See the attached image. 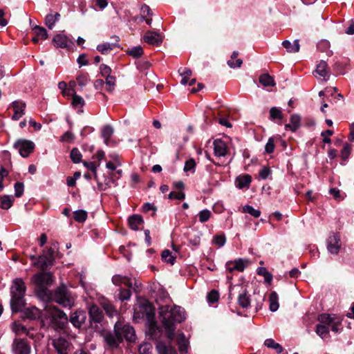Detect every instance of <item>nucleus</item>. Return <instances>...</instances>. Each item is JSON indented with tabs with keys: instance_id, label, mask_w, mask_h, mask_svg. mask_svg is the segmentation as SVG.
I'll return each mask as SVG.
<instances>
[{
	"instance_id": "44",
	"label": "nucleus",
	"mask_w": 354,
	"mask_h": 354,
	"mask_svg": "<svg viewBox=\"0 0 354 354\" xmlns=\"http://www.w3.org/2000/svg\"><path fill=\"white\" fill-rule=\"evenodd\" d=\"M178 348L180 352H187V340L185 335L181 334L178 338Z\"/></svg>"
},
{
	"instance_id": "52",
	"label": "nucleus",
	"mask_w": 354,
	"mask_h": 354,
	"mask_svg": "<svg viewBox=\"0 0 354 354\" xmlns=\"http://www.w3.org/2000/svg\"><path fill=\"white\" fill-rule=\"evenodd\" d=\"M74 218L76 221H85L87 218V212L80 209L74 212Z\"/></svg>"
},
{
	"instance_id": "48",
	"label": "nucleus",
	"mask_w": 354,
	"mask_h": 354,
	"mask_svg": "<svg viewBox=\"0 0 354 354\" xmlns=\"http://www.w3.org/2000/svg\"><path fill=\"white\" fill-rule=\"evenodd\" d=\"M128 55L132 56L134 58L140 57L143 54L142 48L140 46L133 47L131 49L127 51Z\"/></svg>"
},
{
	"instance_id": "56",
	"label": "nucleus",
	"mask_w": 354,
	"mask_h": 354,
	"mask_svg": "<svg viewBox=\"0 0 354 354\" xmlns=\"http://www.w3.org/2000/svg\"><path fill=\"white\" fill-rule=\"evenodd\" d=\"M351 151V147L348 144H345L342 150L341 151V157L344 160L348 158Z\"/></svg>"
},
{
	"instance_id": "43",
	"label": "nucleus",
	"mask_w": 354,
	"mask_h": 354,
	"mask_svg": "<svg viewBox=\"0 0 354 354\" xmlns=\"http://www.w3.org/2000/svg\"><path fill=\"white\" fill-rule=\"evenodd\" d=\"M162 259L167 263L171 265L174 264L176 257L171 255V252L169 250H165L161 254Z\"/></svg>"
},
{
	"instance_id": "8",
	"label": "nucleus",
	"mask_w": 354,
	"mask_h": 354,
	"mask_svg": "<svg viewBox=\"0 0 354 354\" xmlns=\"http://www.w3.org/2000/svg\"><path fill=\"white\" fill-rule=\"evenodd\" d=\"M34 147V143L27 140H19L14 145V147L18 149L20 155L24 158L30 155Z\"/></svg>"
},
{
	"instance_id": "49",
	"label": "nucleus",
	"mask_w": 354,
	"mask_h": 354,
	"mask_svg": "<svg viewBox=\"0 0 354 354\" xmlns=\"http://www.w3.org/2000/svg\"><path fill=\"white\" fill-rule=\"evenodd\" d=\"M243 210L244 213L249 214L254 218H258L261 215V212L259 209H256L250 205L244 206Z\"/></svg>"
},
{
	"instance_id": "57",
	"label": "nucleus",
	"mask_w": 354,
	"mask_h": 354,
	"mask_svg": "<svg viewBox=\"0 0 354 354\" xmlns=\"http://www.w3.org/2000/svg\"><path fill=\"white\" fill-rule=\"evenodd\" d=\"M219 293L217 290H212L207 295V300L210 303H215L218 301Z\"/></svg>"
},
{
	"instance_id": "32",
	"label": "nucleus",
	"mask_w": 354,
	"mask_h": 354,
	"mask_svg": "<svg viewBox=\"0 0 354 354\" xmlns=\"http://www.w3.org/2000/svg\"><path fill=\"white\" fill-rule=\"evenodd\" d=\"M60 15L56 12L55 15L49 14L46 17L45 24L49 29H53L55 23L59 21Z\"/></svg>"
},
{
	"instance_id": "47",
	"label": "nucleus",
	"mask_w": 354,
	"mask_h": 354,
	"mask_svg": "<svg viewBox=\"0 0 354 354\" xmlns=\"http://www.w3.org/2000/svg\"><path fill=\"white\" fill-rule=\"evenodd\" d=\"M72 105L75 107H82L84 105V99L76 94L73 93L72 94Z\"/></svg>"
},
{
	"instance_id": "23",
	"label": "nucleus",
	"mask_w": 354,
	"mask_h": 354,
	"mask_svg": "<svg viewBox=\"0 0 354 354\" xmlns=\"http://www.w3.org/2000/svg\"><path fill=\"white\" fill-rule=\"evenodd\" d=\"M214 151L216 156H225L227 154L226 144L221 140H216L214 142Z\"/></svg>"
},
{
	"instance_id": "46",
	"label": "nucleus",
	"mask_w": 354,
	"mask_h": 354,
	"mask_svg": "<svg viewBox=\"0 0 354 354\" xmlns=\"http://www.w3.org/2000/svg\"><path fill=\"white\" fill-rule=\"evenodd\" d=\"M77 83L80 86H84L89 81V75L88 73H80L77 76Z\"/></svg>"
},
{
	"instance_id": "20",
	"label": "nucleus",
	"mask_w": 354,
	"mask_h": 354,
	"mask_svg": "<svg viewBox=\"0 0 354 354\" xmlns=\"http://www.w3.org/2000/svg\"><path fill=\"white\" fill-rule=\"evenodd\" d=\"M53 43L57 48H67L72 45L73 41L69 39L66 35L57 34L53 39Z\"/></svg>"
},
{
	"instance_id": "19",
	"label": "nucleus",
	"mask_w": 354,
	"mask_h": 354,
	"mask_svg": "<svg viewBox=\"0 0 354 354\" xmlns=\"http://www.w3.org/2000/svg\"><path fill=\"white\" fill-rule=\"evenodd\" d=\"M315 77H317V75H319V79L323 80L324 81H327L329 77V69L328 68V64L324 61H321L317 65L315 70Z\"/></svg>"
},
{
	"instance_id": "10",
	"label": "nucleus",
	"mask_w": 354,
	"mask_h": 354,
	"mask_svg": "<svg viewBox=\"0 0 354 354\" xmlns=\"http://www.w3.org/2000/svg\"><path fill=\"white\" fill-rule=\"evenodd\" d=\"M341 248V240L337 234L333 233L328 239L327 249L330 254H337Z\"/></svg>"
},
{
	"instance_id": "28",
	"label": "nucleus",
	"mask_w": 354,
	"mask_h": 354,
	"mask_svg": "<svg viewBox=\"0 0 354 354\" xmlns=\"http://www.w3.org/2000/svg\"><path fill=\"white\" fill-rule=\"evenodd\" d=\"M337 317L335 315H331L326 313H322L319 315L317 319L322 325L330 326Z\"/></svg>"
},
{
	"instance_id": "39",
	"label": "nucleus",
	"mask_w": 354,
	"mask_h": 354,
	"mask_svg": "<svg viewBox=\"0 0 354 354\" xmlns=\"http://www.w3.org/2000/svg\"><path fill=\"white\" fill-rule=\"evenodd\" d=\"M114 46V44L104 43L97 45V50L100 51L102 54L106 55L113 49Z\"/></svg>"
},
{
	"instance_id": "4",
	"label": "nucleus",
	"mask_w": 354,
	"mask_h": 354,
	"mask_svg": "<svg viewBox=\"0 0 354 354\" xmlns=\"http://www.w3.org/2000/svg\"><path fill=\"white\" fill-rule=\"evenodd\" d=\"M53 301L64 308L75 305V299L64 284H61L53 292Z\"/></svg>"
},
{
	"instance_id": "25",
	"label": "nucleus",
	"mask_w": 354,
	"mask_h": 354,
	"mask_svg": "<svg viewBox=\"0 0 354 354\" xmlns=\"http://www.w3.org/2000/svg\"><path fill=\"white\" fill-rule=\"evenodd\" d=\"M238 304L243 308H247L250 306V298L246 289H243V291L239 293Z\"/></svg>"
},
{
	"instance_id": "50",
	"label": "nucleus",
	"mask_w": 354,
	"mask_h": 354,
	"mask_svg": "<svg viewBox=\"0 0 354 354\" xmlns=\"http://www.w3.org/2000/svg\"><path fill=\"white\" fill-rule=\"evenodd\" d=\"M12 330L17 335L19 334H21V333H26V334H28L27 333V329L26 328L22 325L20 323H17V322H14L12 324Z\"/></svg>"
},
{
	"instance_id": "38",
	"label": "nucleus",
	"mask_w": 354,
	"mask_h": 354,
	"mask_svg": "<svg viewBox=\"0 0 354 354\" xmlns=\"http://www.w3.org/2000/svg\"><path fill=\"white\" fill-rule=\"evenodd\" d=\"M257 274L259 275H261L264 277V280L266 283H270L272 280V275L270 272H269L266 268L259 267L257 269Z\"/></svg>"
},
{
	"instance_id": "41",
	"label": "nucleus",
	"mask_w": 354,
	"mask_h": 354,
	"mask_svg": "<svg viewBox=\"0 0 354 354\" xmlns=\"http://www.w3.org/2000/svg\"><path fill=\"white\" fill-rule=\"evenodd\" d=\"M315 333L323 339L329 333V328L327 326L319 324L316 326Z\"/></svg>"
},
{
	"instance_id": "30",
	"label": "nucleus",
	"mask_w": 354,
	"mask_h": 354,
	"mask_svg": "<svg viewBox=\"0 0 354 354\" xmlns=\"http://www.w3.org/2000/svg\"><path fill=\"white\" fill-rule=\"evenodd\" d=\"M239 53L237 51H234L231 55L230 59L227 61V65L231 68H240L243 64V60L241 59H237V56Z\"/></svg>"
},
{
	"instance_id": "36",
	"label": "nucleus",
	"mask_w": 354,
	"mask_h": 354,
	"mask_svg": "<svg viewBox=\"0 0 354 354\" xmlns=\"http://www.w3.org/2000/svg\"><path fill=\"white\" fill-rule=\"evenodd\" d=\"M13 197L8 195L2 196L0 198V207L2 209H8L11 207L13 203Z\"/></svg>"
},
{
	"instance_id": "62",
	"label": "nucleus",
	"mask_w": 354,
	"mask_h": 354,
	"mask_svg": "<svg viewBox=\"0 0 354 354\" xmlns=\"http://www.w3.org/2000/svg\"><path fill=\"white\" fill-rule=\"evenodd\" d=\"M274 150V141L273 138H270L265 146V151L268 153H271Z\"/></svg>"
},
{
	"instance_id": "17",
	"label": "nucleus",
	"mask_w": 354,
	"mask_h": 354,
	"mask_svg": "<svg viewBox=\"0 0 354 354\" xmlns=\"http://www.w3.org/2000/svg\"><path fill=\"white\" fill-rule=\"evenodd\" d=\"M252 182V176L250 174H242L235 178V186L239 189H248Z\"/></svg>"
},
{
	"instance_id": "58",
	"label": "nucleus",
	"mask_w": 354,
	"mask_h": 354,
	"mask_svg": "<svg viewBox=\"0 0 354 354\" xmlns=\"http://www.w3.org/2000/svg\"><path fill=\"white\" fill-rule=\"evenodd\" d=\"M24 190V185L22 183L17 182L15 184V195L17 197H20L23 195Z\"/></svg>"
},
{
	"instance_id": "24",
	"label": "nucleus",
	"mask_w": 354,
	"mask_h": 354,
	"mask_svg": "<svg viewBox=\"0 0 354 354\" xmlns=\"http://www.w3.org/2000/svg\"><path fill=\"white\" fill-rule=\"evenodd\" d=\"M112 282L114 285L120 286L121 285H124L129 288L132 287V283L131 281V279L120 274H115L112 277Z\"/></svg>"
},
{
	"instance_id": "54",
	"label": "nucleus",
	"mask_w": 354,
	"mask_h": 354,
	"mask_svg": "<svg viewBox=\"0 0 354 354\" xmlns=\"http://www.w3.org/2000/svg\"><path fill=\"white\" fill-rule=\"evenodd\" d=\"M195 167L196 162L193 158H191L185 162L183 170L185 172L191 171L194 173Z\"/></svg>"
},
{
	"instance_id": "31",
	"label": "nucleus",
	"mask_w": 354,
	"mask_h": 354,
	"mask_svg": "<svg viewBox=\"0 0 354 354\" xmlns=\"http://www.w3.org/2000/svg\"><path fill=\"white\" fill-rule=\"evenodd\" d=\"M300 122L301 118L299 115H292L290 117V123L286 124V128L290 129L292 131H295L299 127Z\"/></svg>"
},
{
	"instance_id": "29",
	"label": "nucleus",
	"mask_w": 354,
	"mask_h": 354,
	"mask_svg": "<svg viewBox=\"0 0 354 354\" xmlns=\"http://www.w3.org/2000/svg\"><path fill=\"white\" fill-rule=\"evenodd\" d=\"M101 305L109 317H113L118 315V311L114 306L109 301H104Z\"/></svg>"
},
{
	"instance_id": "2",
	"label": "nucleus",
	"mask_w": 354,
	"mask_h": 354,
	"mask_svg": "<svg viewBox=\"0 0 354 354\" xmlns=\"http://www.w3.org/2000/svg\"><path fill=\"white\" fill-rule=\"evenodd\" d=\"M42 317L48 321V327L56 332L63 330L68 324V317L66 314L53 305L44 307Z\"/></svg>"
},
{
	"instance_id": "6",
	"label": "nucleus",
	"mask_w": 354,
	"mask_h": 354,
	"mask_svg": "<svg viewBox=\"0 0 354 354\" xmlns=\"http://www.w3.org/2000/svg\"><path fill=\"white\" fill-rule=\"evenodd\" d=\"M55 250L53 247L48 248L46 250H44L43 254L38 258V262L35 263V265L45 269L48 266H52L55 261Z\"/></svg>"
},
{
	"instance_id": "27",
	"label": "nucleus",
	"mask_w": 354,
	"mask_h": 354,
	"mask_svg": "<svg viewBox=\"0 0 354 354\" xmlns=\"http://www.w3.org/2000/svg\"><path fill=\"white\" fill-rule=\"evenodd\" d=\"M156 349L158 354H178L174 348L171 346H166L161 342H158Z\"/></svg>"
},
{
	"instance_id": "61",
	"label": "nucleus",
	"mask_w": 354,
	"mask_h": 354,
	"mask_svg": "<svg viewBox=\"0 0 354 354\" xmlns=\"http://www.w3.org/2000/svg\"><path fill=\"white\" fill-rule=\"evenodd\" d=\"M151 348H152V346L149 343H144V344H141L139 347V353L140 354H149Z\"/></svg>"
},
{
	"instance_id": "15",
	"label": "nucleus",
	"mask_w": 354,
	"mask_h": 354,
	"mask_svg": "<svg viewBox=\"0 0 354 354\" xmlns=\"http://www.w3.org/2000/svg\"><path fill=\"white\" fill-rule=\"evenodd\" d=\"M104 339L108 346L111 349L117 348L122 342L120 337L118 336L115 330L113 333L109 332L105 333L104 335Z\"/></svg>"
},
{
	"instance_id": "55",
	"label": "nucleus",
	"mask_w": 354,
	"mask_h": 354,
	"mask_svg": "<svg viewBox=\"0 0 354 354\" xmlns=\"http://www.w3.org/2000/svg\"><path fill=\"white\" fill-rule=\"evenodd\" d=\"M226 241L225 236L224 234L216 235L214 237L213 243L218 247H222L225 245Z\"/></svg>"
},
{
	"instance_id": "63",
	"label": "nucleus",
	"mask_w": 354,
	"mask_h": 354,
	"mask_svg": "<svg viewBox=\"0 0 354 354\" xmlns=\"http://www.w3.org/2000/svg\"><path fill=\"white\" fill-rule=\"evenodd\" d=\"M168 198L169 199H177V200H183L185 198V194L184 192H171L168 195Z\"/></svg>"
},
{
	"instance_id": "35",
	"label": "nucleus",
	"mask_w": 354,
	"mask_h": 354,
	"mask_svg": "<svg viewBox=\"0 0 354 354\" xmlns=\"http://www.w3.org/2000/svg\"><path fill=\"white\" fill-rule=\"evenodd\" d=\"M270 301V310L272 312H275L279 308V303H278V295L276 292H272L270 295L269 297Z\"/></svg>"
},
{
	"instance_id": "60",
	"label": "nucleus",
	"mask_w": 354,
	"mask_h": 354,
	"mask_svg": "<svg viewBox=\"0 0 354 354\" xmlns=\"http://www.w3.org/2000/svg\"><path fill=\"white\" fill-rule=\"evenodd\" d=\"M140 12H141V15H142V19H145L148 16L151 17L152 15V12H151V8H149V6L145 5V4L142 6V7L140 8Z\"/></svg>"
},
{
	"instance_id": "34",
	"label": "nucleus",
	"mask_w": 354,
	"mask_h": 354,
	"mask_svg": "<svg viewBox=\"0 0 354 354\" xmlns=\"http://www.w3.org/2000/svg\"><path fill=\"white\" fill-rule=\"evenodd\" d=\"M269 115L270 119L272 121L276 120H281L283 119V113L281 110L276 106H273L270 109Z\"/></svg>"
},
{
	"instance_id": "26",
	"label": "nucleus",
	"mask_w": 354,
	"mask_h": 354,
	"mask_svg": "<svg viewBox=\"0 0 354 354\" xmlns=\"http://www.w3.org/2000/svg\"><path fill=\"white\" fill-rule=\"evenodd\" d=\"M282 45L286 50L290 53H297L300 49L299 39H295L293 43H291L288 40H285L282 42Z\"/></svg>"
},
{
	"instance_id": "22",
	"label": "nucleus",
	"mask_w": 354,
	"mask_h": 354,
	"mask_svg": "<svg viewBox=\"0 0 354 354\" xmlns=\"http://www.w3.org/2000/svg\"><path fill=\"white\" fill-rule=\"evenodd\" d=\"M42 313L39 309L36 308L35 306H32L30 308H26L23 311V317L28 319H36L39 318L41 316L42 317Z\"/></svg>"
},
{
	"instance_id": "5",
	"label": "nucleus",
	"mask_w": 354,
	"mask_h": 354,
	"mask_svg": "<svg viewBox=\"0 0 354 354\" xmlns=\"http://www.w3.org/2000/svg\"><path fill=\"white\" fill-rule=\"evenodd\" d=\"M115 332L120 337L121 340L125 339L129 342H133L136 339L135 330L132 326L128 324H122L117 322L114 326Z\"/></svg>"
},
{
	"instance_id": "9",
	"label": "nucleus",
	"mask_w": 354,
	"mask_h": 354,
	"mask_svg": "<svg viewBox=\"0 0 354 354\" xmlns=\"http://www.w3.org/2000/svg\"><path fill=\"white\" fill-rule=\"evenodd\" d=\"M52 345L57 354H68L70 342L63 337L52 339Z\"/></svg>"
},
{
	"instance_id": "7",
	"label": "nucleus",
	"mask_w": 354,
	"mask_h": 354,
	"mask_svg": "<svg viewBox=\"0 0 354 354\" xmlns=\"http://www.w3.org/2000/svg\"><path fill=\"white\" fill-rule=\"evenodd\" d=\"M87 316L86 311L77 309L75 312L71 313L68 322L77 329H81L85 324Z\"/></svg>"
},
{
	"instance_id": "45",
	"label": "nucleus",
	"mask_w": 354,
	"mask_h": 354,
	"mask_svg": "<svg viewBox=\"0 0 354 354\" xmlns=\"http://www.w3.org/2000/svg\"><path fill=\"white\" fill-rule=\"evenodd\" d=\"M71 158L74 163H79L82 161V153L77 148H73L71 151Z\"/></svg>"
},
{
	"instance_id": "59",
	"label": "nucleus",
	"mask_w": 354,
	"mask_h": 354,
	"mask_svg": "<svg viewBox=\"0 0 354 354\" xmlns=\"http://www.w3.org/2000/svg\"><path fill=\"white\" fill-rule=\"evenodd\" d=\"M100 70L102 76L104 77L111 76V68L109 66L102 64L100 66Z\"/></svg>"
},
{
	"instance_id": "42",
	"label": "nucleus",
	"mask_w": 354,
	"mask_h": 354,
	"mask_svg": "<svg viewBox=\"0 0 354 354\" xmlns=\"http://www.w3.org/2000/svg\"><path fill=\"white\" fill-rule=\"evenodd\" d=\"M113 133V129L111 126L106 125L103 128L102 136L104 139V142L106 145H108V141L109 138L112 136Z\"/></svg>"
},
{
	"instance_id": "12",
	"label": "nucleus",
	"mask_w": 354,
	"mask_h": 354,
	"mask_svg": "<svg viewBox=\"0 0 354 354\" xmlns=\"http://www.w3.org/2000/svg\"><path fill=\"white\" fill-rule=\"evenodd\" d=\"M34 282L37 286H50L53 282V277L51 272H41L35 274Z\"/></svg>"
},
{
	"instance_id": "11",
	"label": "nucleus",
	"mask_w": 354,
	"mask_h": 354,
	"mask_svg": "<svg viewBox=\"0 0 354 354\" xmlns=\"http://www.w3.org/2000/svg\"><path fill=\"white\" fill-rule=\"evenodd\" d=\"M12 350L15 354H30V346L23 339H16L12 344Z\"/></svg>"
},
{
	"instance_id": "51",
	"label": "nucleus",
	"mask_w": 354,
	"mask_h": 354,
	"mask_svg": "<svg viewBox=\"0 0 354 354\" xmlns=\"http://www.w3.org/2000/svg\"><path fill=\"white\" fill-rule=\"evenodd\" d=\"M119 291H120V292H119V295H118V299L120 301H123L125 300H129L131 298V292L130 290L120 288L119 290Z\"/></svg>"
},
{
	"instance_id": "3",
	"label": "nucleus",
	"mask_w": 354,
	"mask_h": 354,
	"mask_svg": "<svg viewBox=\"0 0 354 354\" xmlns=\"http://www.w3.org/2000/svg\"><path fill=\"white\" fill-rule=\"evenodd\" d=\"M26 287L24 281L20 278L15 279L10 288V306L13 312H19L25 306L24 295Z\"/></svg>"
},
{
	"instance_id": "14",
	"label": "nucleus",
	"mask_w": 354,
	"mask_h": 354,
	"mask_svg": "<svg viewBox=\"0 0 354 354\" xmlns=\"http://www.w3.org/2000/svg\"><path fill=\"white\" fill-rule=\"evenodd\" d=\"M10 106L14 111V114L12 117V120H18L25 115L26 104L24 102L15 100L12 102Z\"/></svg>"
},
{
	"instance_id": "64",
	"label": "nucleus",
	"mask_w": 354,
	"mask_h": 354,
	"mask_svg": "<svg viewBox=\"0 0 354 354\" xmlns=\"http://www.w3.org/2000/svg\"><path fill=\"white\" fill-rule=\"evenodd\" d=\"M74 134L71 133V131H66L64 133V135L61 137L60 140L62 142H71L74 139Z\"/></svg>"
},
{
	"instance_id": "37",
	"label": "nucleus",
	"mask_w": 354,
	"mask_h": 354,
	"mask_svg": "<svg viewBox=\"0 0 354 354\" xmlns=\"http://www.w3.org/2000/svg\"><path fill=\"white\" fill-rule=\"evenodd\" d=\"M249 263L250 261L248 259H238L232 261L234 269H236V270L239 272H243Z\"/></svg>"
},
{
	"instance_id": "1",
	"label": "nucleus",
	"mask_w": 354,
	"mask_h": 354,
	"mask_svg": "<svg viewBox=\"0 0 354 354\" xmlns=\"http://www.w3.org/2000/svg\"><path fill=\"white\" fill-rule=\"evenodd\" d=\"M162 326L169 340L175 336L176 324L185 319L184 310L179 306H162L159 308Z\"/></svg>"
},
{
	"instance_id": "33",
	"label": "nucleus",
	"mask_w": 354,
	"mask_h": 354,
	"mask_svg": "<svg viewBox=\"0 0 354 354\" xmlns=\"http://www.w3.org/2000/svg\"><path fill=\"white\" fill-rule=\"evenodd\" d=\"M259 82L263 86H274L275 85L273 77L268 73H264L259 76Z\"/></svg>"
},
{
	"instance_id": "40",
	"label": "nucleus",
	"mask_w": 354,
	"mask_h": 354,
	"mask_svg": "<svg viewBox=\"0 0 354 354\" xmlns=\"http://www.w3.org/2000/svg\"><path fill=\"white\" fill-rule=\"evenodd\" d=\"M264 344L268 348H271L276 350L278 353H281L283 351L282 346L279 344L276 343L272 339H266Z\"/></svg>"
},
{
	"instance_id": "13",
	"label": "nucleus",
	"mask_w": 354,
	"mask_h": 354,
	"mask_svg": "<svg viewBox=\"0 0 354 354\" xmlns=\"http://www.w3.org/2000/svg\"><path fill=\"white\" fill-rule=\"evenodd\" d=\"M143 40L151 45L159 46L162 43L163 35L156 31H147L143 37Z\"/></svg>"
},
{
	"instance_id": "53",
	"label": "nucleus",
	"mask_w": 354,
	"mask_h": 354,
	"mask_svg": "<svg viewBox=\"0 0 354 354\" xmlns=\"http://www.w3.org/2000/svg\"><path fill=\"white\" fill-rule=\"evenodd\" d=\"M105 83L108 86L106 90L109 92H113L115 85V77L112 75L105 77Z\"/></svg>"
},
{
	"instance_id": "18",
	"label": "nucleus",
	"mask_w": 354,
	"mask_h": 354,
	"mask_svg": "<svg viewBox=\"0 0 354 354\" xmlns=\"http://www.w3.org/2000/svg\"><path fill=\"white\" fill-rule=\"evenodd\" d=\"M36 294L37 297L42 301L48 302L53 301V292L48 288L44 286H37L36 288Z\"/></svg>"
},
{
	"instance_id": "21",
	"label": "nucleus",
	"mask_w": 354,
	"mask_h": 354,
	"mask_svg": "<svg viewBox=\"0 0 354 354\" xmlns=\"http://www.w3.org/2000/svg\"><path fill=\"white\" fill-rule=\"evenodd\" d=\"M32 31L35 34V37H32V41L37 44L39 40L46 39L48 37L46 30L41 26L35 25L32 28Z\"/></svg>"
},
{
	"instance_id": "16",
	"label": "nucleus",
	"mask_w": 354,
	"mask_h": 354,
	"mask_svg": "<svg viewBox=\"0 0 354 354\" xmlns=\"http://www.w3.org/2000/svg\"><path fill=\"white\" fill-rule=\"evenodd\" d=\"M89 318L91 322L100 323L104 317L102 310L95 304H92L88 308Z\"/></svg>"
}]
</instances>
